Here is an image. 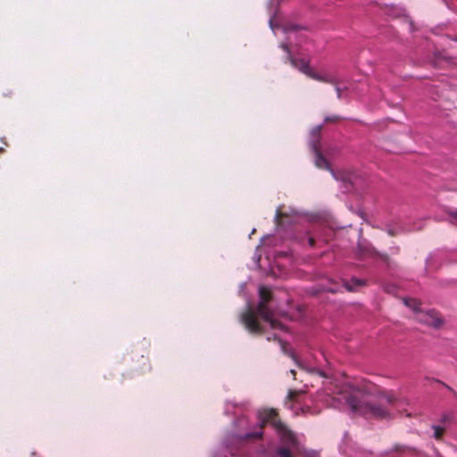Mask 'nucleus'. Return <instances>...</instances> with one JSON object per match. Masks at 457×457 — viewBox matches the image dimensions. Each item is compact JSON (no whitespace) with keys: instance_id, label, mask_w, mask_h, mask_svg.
I'll use <instances>...</instances> for the list:
<instances>
[{"instance_id":"7","label":"nucleus","mask_w":457,"mask_h":457,"mask_svg":"<svg viewBox=\"0 0 457 457\" xmlns=\"http://www.w3.org/2000/svg\"><path fill=\"white\" fill-rule=\"evenodd\" d=\"M312 149L315 154L316 166L320 169L330 170L328 160L322 155V154L320 151V146H318L317 144L313 143Z\"/></svg>"},{"instance_id":"6","label":"nucleus","mask_w":457,"mask_h":457,"mask_svg":"<svg viewBox=\"0 0 457 457\" xmlns=\"http://www.w3.org/2000/svg\"><path fill=\"white\" fill-rule=\"evenodd\" d=\"M256 311L258 315L269 322L272 328H277L280 326V323L273 319V312L268 306V303L259 302Z\"/></svg>"},{"instance_id":"17","label":"nucleus","mask_w":457,"mask_h":457,"mask_svg":"<svg viewBox=\"0 0 457 457\" xmlns=\"http://www.w3.org/2000/svg\"><path fill=\"white\" fill-rule=\"evenodd\" d=\"M340 120V117L337 116V115H333V116H327L325 119H324V121L326 123H328V122H337Z\"/></svg>"},{"instance_id":"1","label":"nucleus","mask_w":457,"mask_h":457,"mask_svg":"<svg viewBox=\"0 0 457 457\" xmlns=\"http://www.w3.org/2000/svg\"><path fill=\"white\" fill-rule=\"evenodd\" d=\"M260 428L254 432L246 433L243 436L245 441H253L262 437L263 428L270 424L278 434L281 442L287 446H295L297 444L296 437L285 423L281 421L278 413L275 409H265L259 412Z\"/></svg>"},{"instance_id":"19","label":"nucleus","mask_w":457,"mask_h":457,"mask_svg":"<svg viewBox=\"0 0 457 457\" xmlns=\"http://www.w3.org/2000/svg\"><path fill=\"white\" fill-rule=\"evenodd\" d=\"M449 215H450V217L452 219V222L457 223V210L451 211L449 212Z\"/></svg>"},{"instance_id":"20","label":"nucleus","mask_w":457,"mask_h":457,"mask_svg":"<svg viewBox=\"0 0 457 457\" xmlns=\"http://www.w3.org/2000/svg\"><path fill=\"white\" fill-rule=\"evenodd\" d=\"M392 254H398L400 253V247L398 245H395L390 248Z\"/></svg>"},{"instance_id":"2","label":"nucleus","mask_w":457,"mask_h":457,"mask_svg":"<svg viewBox=\"0 0 457 457\" xmlns=\"http://www.w3.org/2000/svg\"><path fill=\"white\" fill-rule=\"evenodd\" d=\"M347 403L355 413L362 415L366 418H374L378 420H384L390 418L388 411L383 408L381 405L360 401L354 396H351L347 399Z\"/></svg>"},{"instance_id":"18","label":"nucleus","mask_w":457,"mask_h":457,"mask_svg":"<svg viewBox=\"0 0 457 457\" xmlns=\"http://www.w3.org/2000/svg\"><path fill=\"white\" fill-rule=\"evenodd\" d=\"M336 80H337V84L334 85L336 87V91H337V98H341L342 97V89L337 86L338 84V80L337 78H335L334 76H332Z\"/></svg>"},{"instance_id":"27","label":"nucleus","mask_w":457,"mask_h":457,"mask_svg":"<svg viewBox=\"0 0 457 457\" xmlns=\"http://www.w3.org/2000/svg\"><path fill=\"white\" fill-rule=\"evenodd\" d=\"M4 152V149L0 147V153Z\"/></svg>"},{"instance_id":"23","label":"nucleus","mask_w":457,"mask_h":457,"mask_svg":"<svg viewBox=\"0 0 457 457\" xmlns=\"http://www.w3.org/2000/svg\"><path fill=\"white\" fill-rule=\"evenodd\" d=\"M282 216H284V214H283V213H281L280 212H277L276 220H277V221H278V222L279 219H280Z\"/></svg>"},{"instance_id":"24","label":"nucleus","mask_w":457,"mask_h":457,"mask_svg":"<svg viewBox=\"0 0 457 457\" xmlns=\"http://www.w3.org/2000/svg\"><path fill=\"white\" fill-rule=\"evenodd\" d=\"M290 373L293 375L294 379H296V378H295V375H296L295 370H290Z\"/></svg>"},{"instance_id":"21","label":"nucleus","mask_w":457,"mask_h":457,"mask_svg":"<svg viewBox=\"0 0 457 457\" xmlns=\"http://www.w3.org/2000/svg\"><path fill=\"white\" fill-rule=\"evenodd\" d=\"M309 245L313 247L315 245V238L313 237H310L308 238Z\"/></svg>"},{"instance_id":"13","label":"nucleus","mask_w":457,"mask_h":457,"mask_svg":"<svg viewBox=\"0 0 457 457\" xmlns=\"http://www.w3.org/2000/svg\"><path fill=\"white\" fill-rule=\"evenodd\" d=\"M432 428L434 430V437L436 440H441L445 434V428H442L440 426H433Z\"/></svg>"},{"instance_id":"10","label":"nucleus","mask_w":457,"mask_h":457,"mask_svg":"<svg viewBox=\"0 0 457 457\" xmlns=\"http://www.w3.org/2000/svg\"><path fill=\"white\" fill-rule=\"evenodd\" d=\"M365 285V281L358 278H353L350 282L345 281V287L348 291H353L356 287Z\"/></svg>"},{"instance_id":"5","label":"nucleus","mask_w":457,"mask_h":457,"mask_svg":"<svg viewBox=\"0 0 457 457\" xmlns=\"http://www.w3.org/2000/svg\"><path fill=\"white\" fill-rule=\"evenodd\" d=\"M415 319L420 323L434 328H438L442 324L441 318L435 311H428L425 312L420 310L417 312Z\"/></svg>"},{"instance_id":"9","label":"nucleus","mask_w":457,"mask_h":457,"mask_svg":"<svg viewBox=\"0 0 457 457\" xmlns=\"http://www.w3.org/2000/svg\"><path fill=\"white\" fill-rule=\"evenodd\" d=\"M260 302L270 303L272 299V292L266 287H261L259 288Z\"/></svg>"},{"instance_id":"3","label":"nucleus","mask_w":457,"mask_h":457,"mask_svg":"<svg viewBox=\"0 0 457 457\" xmlns=\"http://www.w3.org/2000/svg\"><path fill=\"white\" fill-rule=\"evenodd\" d=\"M281 47L287 53V58L292 66L298 69L301 72L304 73L309 78L324 83L332 85L337 84V80L331 75H320L312 69L309 62L305 61L304 59H297L293 57L290 54L287 45L284 44L281 46Z\"/></svg>"},{"instance_id":"11","label":"nucleus","mask_w":457,"mask_h":457,"mask_svg":"<svg viewBox=\"0 0 457 457\" xmlns=\"http://www.w3.org/2000/svg\"><path fill=\"white\" fill-rule=\"evenodd\" d=\"M393 452L418 453V450L416 448L398 444L394 445Z\"/></svg>"},{"instance_id":"15","label":"nucleus","mask_w":457,"mask_h":457,"mask_svg":"<svg viewBox=\"0 0 457 457\" xmlns=\"http://www.w3.org/2000/svg\"><path fill=\"white\" fill-rule=\"evenodd\" d=\"M302 394L301 391L297 390H289L287 394V400L290 402H295L297 400V397Z\"/></svg>"},{"instance_id":"4","label":"nucleus","mask_w":457,"mask_h":457,"mask_svg":"<svg viewBox=\"0 0 457 457\" xmlns=\"http://www.w3.org/2000/svg\"><path fill=\"white\" fill-rule=\"evenodd\" d=\"M241 322L245 328L253 334H262L263 332L262 326L258 322L254 312L248 309L241 315Z\"/></svg>"},{"instance_id":"25","label":"nucleus","mask_w":457,"mask_h":457,"mask_svg":"<svg viewBox=\"0 0 457 457\" xmlns=\"http://www.w3.org/2000/svg\"><path fill=\"white\" fill-rule=\"evenodd\" d=\"M386 399L388 403H393V397L388 396Z\"/></svg>"},{"instance_id":"8","label":"nucleus","mask_w":457,"mask_h":457,"mask_svg":"<svg viewBox=\"0 0 457 457\" xmlns=\"http://www.w3.org/2000/svg\"><path fill=\"white\" fill-rule=\"evenodd\" d=\"M358 249H359V254L361 256L376 254L383 261L388 260V255L386 253H379L373 247H371L370 245H362L361 244H359Z\"/></svg>"},{"instance_id":"22","label":"nucleus","mask_w":457,"mask_h":457,"mask_svg":"<svg viewBox=\"0 0 457 457\" xmlns=\"http://www.w3.org/2000/svg\"><path fill=\"white\" fill-rule=\"evenodd\" d=\"M387 233H388V235H389V236H391V237H395V236H396V235H397V233L395 231V229H392V228L388 229V230H387Z\"/></svg>"},{"instance_id":"26","label":"nucleus","mask_w":457,"mask_h":457,"mask_svg":"<svg viewBox=\"0 0 457 457\" xmlns=\"http://www.w3.org/2000/svg\"><path fill=\"white\" fill-rule=\"evenodd\" d=\"M437 457H442V455L439 453H436Z\"/></svg>"},{"instance_id":"12","label":"nucleus","mask_w":457,"mask_h":457,"mask_svg":"<svg viewBox=\"0 0 457 457\" xmlns=\"http://www.w3.org/2000/svg\"><path fill=\"white\" fill-rule=\"evenodd\" d=\"M322 130V126L321 125H318L316 127H314L312 130V146L313 145V143L317 144L318 146H320V132Z\"/></svg>"},{"instance_id":"14","label":"nucleus","mask_w":457,"mask_h":457,"mask_svg":"<svg viewBox=\"0 0 457 457\" xmlns=\"http://www.w3.org/2000/svg\"><path fill=\"white\" fill-rule=\"evenodd\" d=\"M404 303L405 305H407L408 307L413 309V311L417 313V312L420 311L419 309V305L420 303L417 302V300L415 299H405L404 300Z\"/></svg>"},{"instance_id":"16","label":"nucleus","mask_w":457,"mask_h":457,"mask_svg":"<svg viewBox=\"0 0 457 457\" xmlns=\"http://www.w3.org/2000/svg\"><path fill=\"white\" fill-rule=\"evenodd\" d=\"M278 454L281 457H293L291 451L285 447L278 449Z\"/></svg>"}]
</instances>
